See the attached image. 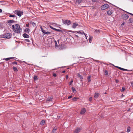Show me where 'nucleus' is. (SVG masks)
Listing matches in <instances>:
<instances>
[{"label": "nucleus", "mask_w": 133, "mask_h": 133, "mask_svg": "<svg viewBox=\"0 0 133 133\" xmlns=\"http://www.w3.org/2000/svg\"><path fill=\"white\" fill-rule=\"evenodd\" d=\"M40 28L41 30V31L44 34H50V35L49 36H53L54 35V34L52 32H49V31H47L44 30L43 29V28H42V26H40Z\"/></svg>", "instance_id": "1"}, {"label": "nucleus", "mask_w": 133, "mask_h": 133, "mask_svg": "<svg viewBox=\"0 0 133 133\" xmlns=\"http://www.w3.org/2000/svg\"><path fill=\"white\" fill-rule=\"evenodd\" d=\"M63 23L65 25H69L71 24V22L70 20L67 19L62 20Z\"/></svg>", "instance_id": "2"}, {"label": "nucleus", "mask_w": 133, "mask_h": 133, "mask_svg": "<svg viewBox=\"0 0 133 133\" xmlns=\"http://www.w3.org/2000/svg\"><path fill=\"white\" fill-rule=\"evenodd\" d=\"M11 34L7 33L4 34L3 37L4 38H6L7 39H9L11 37Z\"/></svg>", "instance_id": "3"}, {"label": "nucleus", "mask_w": 133, "mask_h": 133, "mask_svg": "<svg viewBox=\"0 0 133 133\" xmlns=\"http://www.w3.org/2000/svg\"><path fill=\"white\" fill-rule=\"evenodd\" d=\"M15 14H16L18 16L20 17L22 15L23 12L22 11H21L18 10H16L14 12Z\"/></svg>", "instance_id": "4"}, {"label": "nucleus", "mask_w": 133, "mask_h": 133, "mask_svg": "<svg viewBox=\"0 0 133 133\" xmlns=\"http://www.w3.org/2000/svg\"><path fill=\"white\" fill-rule=\"evenodd\" d=\"M109 7V5L107 4H106L102 5L101 8L102 10H104L108 8Z\"/></svg>", "instance_id": "5"}, {"label": "nucleus", "mask_w": 133, "mask_h": 133, "mask_svg": "<svg viewBox=\"0 0 133 133\" xmlns=\"http://www.w3.org/2000/svg\"><path fill=\"white\" fill-rule=\"evenodd\" d=\"M129 17V16L126 14L123 15L122 16V18L123 20H127Z\"/></svg>", "instance_id": "6"}, {"label": "nucleus", "mask_w": 133, "mask_h": 133, "mask_svg": "<svg viewBox=\"0 0 133 133\" xmlns=\"http://www.w3.org/2000/svg\"><path fill=\"white\" fill-rule=\"evenodd\" d=\"M111 64L115 66V67H117V68L121 70H123V71H130V70H128V69H124V68H121V67H120L119 66H114L113 64Z\"/></svg>", "instance_id": "7"}, {"label": "nucleus", "mask_w": 133, "mask_h": 133, "mask_svg": "<svg viewBox=\"0 0 133 133\" xmlns=\"http://www.w3.org/2000/svg\"><path fill=\"white\" fill-rule=\"evenodd\" d=\"M22 28H21L20 29H15V30H14V32L15 33H17L18 34L20 33L22 31Z\"/></svg>", "instance_id": "8"}, {"label": "nucleus", "mask_w": 133, "mask_h": 133, "mask_svg": "<svg viewBox=\"0 0 133 133\" xmlns=\"http://www.w3.org/2000/svg\"><path fill=\"white\" fill-rule=\"evenodd\" d=\"M86 111V110L85 108L82 109L80 112V114H84Z\"/></svg>", "instance_id": "9"}, {"label": "nucleus", "mask_w": 133, "mask_h": 133, "mask_svg": "<svg viewBox=\"0 0 133 133\" xmlns=\"http://www.w3.org/2000/svg\"><path fill=\"white\" fill-rule=\"evenodd\" d=\"M77 33L78 34H81L82 35L84 34L85 35V36L86 39H87V36L86 35V34L84 33V31H77Z\"/></svg>", "instance_id": "10"}, {"label": "nucleus", "mask_w": 133, "mask_h": 133, "mask_svg": "<svg viewBox=\"0 0 133 133\" xmlns=\"http://www.w3.org/2000/svg\"><path fill=\"white\" fill-rule=\"evenodd\" d=\"M81 129L79 128H77L74 131V133H78L80 132Z\"/></svg>", "instance_id": "11"}, {"label": "nucleus", "mask_w": 133, "mask_h": 133, "mask_svg": "<svg viewBox=\"0 0 133 133\" xmlns=\"http://www.w3.org/2000/svg\"><path fill=\"white\" fill-rule=\"evenodd\" d=\"M22 36L25 38H29V36L26 33L24 34Z\"/></svg>", "instance_id": "12"}, {"label": "nucleus", "mask_w": 133, "mask_h": 133, "mask_svg": "<svg viewBox=\"0 0 133 133\" xmlns=\"http://www.w3.org/2000/svg\"><path fill=\"white\" fill-rule=\"evenodd\" d=\"M78 25V24L76 23H73L72 26V28H75Z\"/></svg>", "instance_id": "13"}, {"label": "nucleus", "mask_w": 133, "mask_h": 133, "mask_svg": "<svg viewBox=\"0 0 133 133\" xmlns=\"http://www.w3.org/2000/svg\"><path fill=\"white\" fill-rule=\"evenodd\" d=\"M99 95V93L97 92H96L95 94L94 97L95 98H97Z\"/></svg>", "instance_id": "14"}, {"label": "nucleus", "mask_w": 133, "mask_h": 133, "mask_svg": "<svg viewBox=\"0 0 133 133\" xmlns=\"http://www.w3.org/2000/svg\"><path fill=\"white\" fill-rule=\"evenodd\" d=\"M30 31V29H29L28 28H26L24 30V31L25 32L28 33H29V32Z\"/></svg>", "instance_id": "15"}, {"label": "nucleus", "mask_w": 133, "mask_h": 133, "mask_svg": "<svg viewBox=\"0 0 133 133\" xmlns=\"http://www.w3.org/2000/svg\"><path fill=\"white\" fill-rule=\"evenodd\" d=\"M107 13L109 15H110L112 14L113 12H112V10H111L108 11L107 12Z\"/></svg>", "instance_id": "16"}, {"label": "nucleus", "mask_w": 133, "mask_h": 133, "mask_svg": "<svg viewBox=\"0 0 133 133\" xmlns=\"http://www.w3.org/2000/svg\"><path fill=\"white\" fill-rule=\"evenodd\" d=\"M29 23L30 24H32V26L34 27L36 26V23L32 21L30 22Z\"/></svg>", "instance_id": "17"}, {"label": "nucleus", "mask_w": 133, "mask_h": 133, "mask_svg": "<svg viewBox=\"0 0 133 133\" xmlns=\"http://www.w3.org/2000/svg\"><path fill=\"white\" fill-rule=\"evenodd\" d=\"M20 26L18 24H16L15 25V29H20Z\"/></svg>", "instance_id": "18"}, {"label": "nucleus", "mask_w": 133, "mask_h": 133, "mask_svg": "<svg viewBox=\"0 0 133 133\" xmlns=\"http://www.w3.org/2000/svg\"><path fill=\"white\" fill-rule=\"evenodd\" d=\"M77 75L80 78V79H83V76L80 75L79 73L77 74Z\"/></svg>", "instance_id": "19"}, {"label": "nucleus", "mask_w": 133, "mask_h": 133, "mask_svg": "<svg viewBox=\"0 0 133 133\" xmlns=\"http://www.w3.org/2000/svg\"><path fill=\"white\" fill-rule=\"evenodd\" d=\"M15 21L12 20H9L8 21V23H12L15 22Z\"/></svg>", "instance_id": "20"}, {"label": "nucleus", "mask_w": 133, "mask_h": 133, "mask_svg": "<svg viewBox=\"0 0 133 133\" xmlns=\"http://www.w3.org/2000/svg\"><path fill=\"white\" fill-rule=\"evenodd\" d=\"M79 99V98L78 97H74L72 98V99L73 101L75 102L77 101V99Z\"/></svg>", "instance_id": "21"}, {"label": "nucleus", "mask_w": 133, "mask_h": 133, "mask_svg": "<svg viewBox=\"0 0 133 133\" xmlns=\"http://www.w3.org/2000/svg\"><path fill=\"white\" fill-rule=\"evenodd\" d=\"M13 69L14 71L15 72H17L18 71V70L17 68L14 66L13 67Z\"/></svg>", "instance_id": "22"}, {"label": "nucleus", "mask_w": 133, "mask_h": 133, "mask_svg": "<svg viewBox=\"0 0 133 133\" xmlns=\"http://www.w3.org/2000/svg\"><path fill=\"white\" fill-rule=\"evenodd\" d=\"M71 89L72 91V92H76V89L74 87H72L71 88Z\"/></svg>", "instance_id": "23"}, {"label": "nucleus", "mask_w": 133, "mask_h": 133, "mask_svg": "<svg viewBox=\"0 0 133 133\" xmlns=\"http://www.w3.org/2000/svg\"><path fill=\"white\" fill-rule=\"evenodd\" d=\"M52 98L51 97L48 98H47V99L46 100V101L48 102V101H51L52 100Z\"/></svg>", "instance_id": "24"}, {"label": "nucleus", "mask_w": 133, "mask_h": 133, "mask_svg": "<svg viewBox=\"0 0 133 133\" xmlns=\"http://www.w3.org/2000/svg\"><path fill=\"white\" fill-rule=\"evenodd\" d=\"M57 128L56 127H55L53 129L52 131V132L51 133H54V132L56 131L57 130Z\"/></svg>", "instance_id": "25"}, {"label": "nucleus", "mask_w": 133, "mask_h": 133, "mask_svg": "<svg viewBox=\"0 0 133 133\" xmlns=\"http://www.w3.org/2000/svg\"><path fill=\"white\" fill-rule=\"evenodd\" d=\"M91 76H88L87 78V79L88 80V82H90L91 81V80L90 79Z\"/></svg>", "instance_id": "26"}, {"label": "nucleus", "mask_w": 133, "mask_h": 133, "mask_svg": "<svg viewBox=\"0 0 133 133\" xmlns=\"http://www.w3.org/2000/svg\"><path fill=\"white\" fill-rule=\"evenodd\" d=\"M45 123V121L43 120H42L40 123V124L41 125H42L44 124Z\"/></svg>", "instance_id": "27"}, {"label": "nucleus", "mask_w": 133, "mask_h": 133, "mask_svg": "<svg viewBox=\"0 0 133 133\" xmlns=\"http://www.w3.org/2000/svg\"><path fill=\"white\" fill-rule=\"evenodd\" d=\"M82 0H77L76 2V3H77L78 4H80L82 2Z\"/></svg>", "instance_id": "28"}, {"label": "nucleus", "mask_w": 133, "mask_h": 133, "mask_svg": "<svg viewBox=\"0 0 133 133\" xmlns=\"http://www.w3.org/2000/svg\"><path fill=\"white\" fill-rule=\"evenodd\" d=\"M130 127H128L127 129V132H129L130 131Z\"/></svg>", "instance_id": "29"}, {"label": "nucleus", "mask_w": 133, "mask_h": 133, "mask_svg": "<svg viewBox=\"0 0 133 133\" xmlns=\"http://www.w3.org/2000/svg\"><path fill=\"white\" fill-rule=\"evenodd\" d=\"M125 90V88L124 87H123L122 88V89L121 90V91L122 92H123Z\"/></svg>", "instance_id": "30"}, {"label": "nucleus", "mask_w": 133, "mask_h": 133, "mask_svg": "<svg viewBox=\"0 0 133 133\" xmlns=\"http://www.w3.org/2000/svg\"><path fill=\"white\" fill-rule=\"evenodd\" d=\"M95 32L96 33H97L98 32L99 33L100 32V31L99 30L96 29L95 30Z\"/></svg>", "instance_id": "31"}, {"label": "nucleus", "mask_w": 133, "mask_h": 133, "mask_svg": "<svg viewBox=\"0 0 133 133\" xmlns=\"http://www.w3.org/2000/svg\"><path fill=\"white\" fill-rule=\"evenodd\" d=\"M34 79L35 80H36L37 79V77L36 76H34Z\"/></svg>", "instance_id": "32"}, {"label": "nucleus", "mask_w": 133, "mask_h": 133, "mask_svg": "<svg viewBox=\"0 0 133 133\" xmlns=\"http://www.w3.org/2000/svg\"><path fill=\"white\" fill-rule=\"evenodd\" d=\"M89 42L90 43H91L92 41V38L91 37H90L89 38Z\"/></svg>", "instance_id": "33"}, {"label": "nucleus", "mask_w": 133, "mask_h": 133, "mask_svg": "<svg viewBox=\"0 0 133 133\" xmlns=\"http://www.w3.org/2000/svg\"><path fill=\"white\" fill-rule=\"evenodd\" d=\"M24 41L25 42H30V40L28 39H25L24 40Z\"/></svg>", "instance_id": "34"}, {"label": "nucleus", "mask_w": 133, "mask_h": 133, "mask_svg": "<svg viewBox=\"0 0 133 133\" xmlns=\"http://www.w3.org/2000/svg\"><path fill=\"white\" fill-rule=\"evenodd\" d=\"M104 72L105 73V75H107L108 74V71L107 70H105L104 71Z\"/></svg>", "instance_id": "35"}, {"label": "nucleus", "mask_w": 133, "mask_h": 133, "mask_svg": "<svg viewBox=\"0 0 133 133\" xmlns=\"http://www.w3.org/2000/svg\"><path fill=\"white\" fill-rule=\"evenodd\" d=\"M129 23H132L133 22V20L131 18H130L129 19Z\"/></svg>", "instance_id": "36"}, {"label": "nucleus", "mask_w": 133, "mask_h": 133, "mask_svg": "<svg viewBox=\"0 0 133 133\" xmlns=\"http://www.w3.org/2000/svg\"><path fill=\"white\" fill-rule=\"evenodd\" d=\"M16 16L15 15H9V17H15Z\"/></svg>", "instance_id": "37"}, {"label": "nucleus", "mask_w": 133, "mask_h": 133, "mask_svg": "<svg viewBox=\"0 0 133 133\" xmlns=\"http://www.w3.org/2000/svg\"><path fill=\"white\" fill-rule=\"evenodd\" d=\"M12 29L14 31V30H15V26L14 25H13L12 26Z\"/></svg>", "instance_id": "38"}, {"label": "nucleus", "mask_w": 133, "mask_h": 133, "mask_svg": "<svg viewBox=\"0 0 133 133\" xmlns=\"http://www.w3.org/2000/svg\"><path fill=\"white\" fill-rule=\"evenodd\" d=\"M54 42L55 43V45L56 47L58 46L57 45V42L56 41H55Z\"/></svg>", "instance_id": "39"}, {"label": "nucleus", "mask_w": 133, "mask_h": 133, "mask_svg": "<svg viewBox=\"0 0 133 133\" xmlns=\"http://www.w3.org/2000/svg\"><path fill=\"white\" fill-rule=\"evenodd\" d=\"M3 59L5 60L6 61H8L10 59H9V58H4Z\"/></svg>", "instance_id": "40"}, {"label": "nucleus", "mask_w": 133, "mask_h": 133, "mask_svg": "<svg viewBox=\"0 0 133 133\" xmlns=\"http://www.w3.org/2000/svg\"><path fill=\"white\" fill-rule=\"evenodd\" d=\"M12 64H18V63L17 62H13L12 63Z\"/></svg>", "instance_id": "41"}, {"label": "nucleus", "mask_w": 133, "mask_h": 133, "mask_svg": "<svg viewBox=\"0 0 133 133\" xmlns=\"http://www.w3.org/2000/svg\"><path fill=\"white\" fill-rule=\"evenodd\" d=\"M73 82V80H71L69 82V85H70L72 83V82Z\"/></svg>", "instance_id": "42"}, {"label": "nucleus", "mask_w": 133, "mask_h": 133, "mask_svg": "<svg viewBox=\"0 0 133 133\" xmlns=\"http://www.w3.org/2000/svg\"><path fill=\"white\" fill-rule=\"evenodd\" d=\"M53 75L55 77H56V76H57L56 74H55V73H54L53 74Z\"/></svg>", "instance_id": "43"}, {"label": "nucleus", "mask_w": 133, "mask_h": 133, "mask_svg": "<svg viewBox=\"0 0 133 133\" xmlns=\"http://www.w3.org/2000/svg\"><path fill=\"white\" fill-rule=\"evenodd\" d=\"M125 22H123L122 24H121V26H123L125 24Z\"/></svg>", "instance_id": "44"}, {"label": "nucleus", "mask_w": 133, "mask_h": 133, "mask_svg": "<svg viewBox=\"0 0 133 133\" xmlns=\"http://www.w3.org/2000/svg\"><path fill=\"white\" fill-rule=\"evenodd\" d=\"M0 27L1 28V29H3V26L1 25H0Z\"/></svg>", "instance_id": "45"}, {"label": "nucleus", "mask_w": 133, "mask_h": 133, "mask_svg": "<svg viewBox=\"0 0 133 133\" xmlns=\"http://www.w3.org/2000/svg\"><path fill=\"white\" fill-rule=\"evenodd\" d=\"M89 101H91L92 100V98L91 97H90L89 99Z\"/></svg>", "instance_id": "46"}, {"label": "nucleus", "mask_w": 133, "mask_h": 133, "mask_svg": "<svg viewBox=\"0 0 133 133\" xmlns=\"http://www.w3.org/2000/svg\"><path fill=\"white\" fill-rule=\"evenodd\" d=\"M72 97V95H70V96H69L68 97V99H69L71 98Z\"/></svg>", "instance_id": "47"}, {"label": "nucleus", "mask_w": 133, "mask_h": 133, "mask_svg": "<svg viewBox=\"0 0 133 133\" xmlns=\"http://www.w3.org/2000/svg\"><path fill=\"white\" fill-rule=\"evenodd\" d=\"M70 32H71L75 33L76 32H77V31H70Z\"/></svg>", "instance_id": "48"}, {"label": "nucleus", "mask_w": 133, "mask_h": 133, "mask_svg": "<svg viewBox=\"0 0 133 133\" xmlns=\"http://www.w3.org/2000/svg\"><path fill=\"white\" fill-rule=\"evenodd\" d=\"M115 81H116V82L117 83H118L119 82V80L118 79H115Z\"/></svg>", "instance_id": "49"}, {"label": "nucleus", "mask_w": 133, "mask_h": 133, "mask_svg": "<svg viewBox=\"0 0 133 133\" xmlns=\"http://www.w3.org/2000/svg\"><path fill=\"white\" fill-rule=\"evenodd\" d=\"M26 26L27 27H29V23H28V24H26Z\"/></svg>", "instance_id": "50"}, {"label": "nucleus", "mask_w": 133, "mask_h": 133, "mask_svg": "<svg viewBox=\"0 0 133 133\" xmlns=\"http://www.w3.org/2000/svg\"><path fill=\"white\" fill-rule=\"evenodd\" d=\"M49 26L50 28H51V29L53 30V29L54 28L52 26H51V25H49Z\"/></svg>", "instance_id": "51"}, {"label": "nucleus", "mask_w": 133, "mask_h": 133, "mask_svg": "<svg viewBox=\"0 0 133 133\" xmlns=\"http://www.w3.org/2000/svg\"><path fill=\"white\" fill-rule=\"evenodd\" d=\"M49 26L50 28H51V29L53 30V29L54 28L52 26H51V25H49Z\"/></svg>", "instance_id": "52"}, {"label": "nucleus", "mask_w": 133, "mask_h": 133, "mask_svg": "<svg viewBox=\"0 0 133 133\" xmlns=\"http://www.w3.org/2000/svg\"><path fill=\"white\" fill-rule=\"evenodd\" d=\"M49 26L50 28H51V29L53 30V29L54 28L52 26H51V25H49Z\"/></svg>", "instance_id": "53"}, {"label": "nucleus", "mask_w": 133, "mask_h": 133, "mask_svg": "<svg viewBox=\"0 0 133 133\" xmlns=\"http://www.w3.org/2000/svg\"><path fill=\"white\" fill-rule=\"evenodd\" d=\"M126 12L127 13H128L129 14H130V15H132V16H133V14H132V13H129V12Z\"/></svg>", "instance_id": "54"}, {"label": "nucleus", "mask_w": 133, "mask_h": 133, "mask_svg": "<svg viewBox=\"0 0 133 133\" xmlns=\"http://www.w3.org/2000/svg\"><path fill=\"white\" fill-rule=\"evenodd\" d=\"M59 32H62V33L63 32V31L62 30H59Z\"/></svg>", "instance_id": "55"}, {"label": "nucleus", "mask_w": 133, "mask_h": 133, "mask_svg": "<svg viewBox=\"0 0 133 133\" xmlns=\"http://www.w3.org/2000/svg\"><path fill=\"white\" fill-rule=\"evenodd\" d=\"M9 59H14V58H16L15 57H9Z\"/></svg>", "instance_id": "56"}, {"label": "nucleus", "mask_w": 133, "mask_h": 133, "mask_svg": "<svg viewBox=\"0 0 133 133\" xmlns=\"http://www.w3.org/2000/svg\"><path fill=\"white\" fill-rule=\"evenodd\" d=\"M131 85L132 87H133V82H131Z\"/></svg>", "instance_id": "57"}, {"label": "nucleus", "mask_w": 133, "mask_h": 133, "mask_svg": "<svg viewBox=\"0 0 133 133\" xmlns=\"http://www.w3.org/2000/svg\"><path fill=\"white\" fill-rule=\"evenodd\" d=\"M68 78V75H66V78L67 79Z\"/></svg>", "instance_id": "58"}, {"label": "nucleus", "mask_w": 133, "mask_h": 133, "mask_svg": "<svg viewBox=\"0 0 133 133\" xmlns=\"http://www.w3.org/2000/svg\"><path fill=\"white\" fill-rule=\"evenodd\" d=\"M92 2H95L96 1V0H92Z\"/></svg>", "instance_id": "59"}, {"label": "nucleus", "mask_w": 133, "mask_h": 133, "mask_svg": "<svg viewBox=\"0 0 133 133\" xmlns=\"http://www.w3.org/2000/svg\"><path fill=\"white\" fill-rule=\"evenodd\" d=\"M53 30H54L55 31H56V30H57V29H56L55 28H54L53 29Z\"/></svg>", "instance_id": "60"}, {"label": "nucleus", "mask_w": 133, "mask_h": 133, "mask_svg": "<svg viewBox=\"0 0 133 133\" xmlns=\"http://www.w3.org/2000/svg\"><path fill=\"white\" fill-rule=\"evenodd\" d=\"M2 12V10L0 9V13Z\"/></svg>", "instance_id": "61"}, {"label": "nucleus", "mask_w": 133, "mask_h": 133, "mask_svg": "<svg viewBox=\"0 0 133 133\" xmlns=\"http://www.w3.org/2000/svg\"><path fill=\"white\" fill-rule=\"evenodd\" d=\"M65 71L64 70L63 71H62V72L63 73H65Z\"/></svg>", "instance_id": "62"}, {"label": "nucleus", "mask_w": 133, "mask_h": 133, "mask_svg": "<svg viewBox=\"0 0 133 133\" xmlns=\"http://www.w3.org/2000/svg\"><path fill=\"white\" fill-rule=\"evenodd\" d=\"M75 36H76L77 38H78L79 37L77 35H75Z\"/></svg>", "instance_id": "63"}, {"label": "nucleus", "mask_w": 133, "mask_h": 133, "mask_svg": "<svg viewBox=\"0 0 133 133\" xmlns=\"http://www.w3.org/2000/svg\"><path fill=\"white\" fill-rule=\"evenodd\" d=\"M59 29H57V30H56V31H58L59 32Z\"/></svg>", "instance_id": "64"}]
</instances>
